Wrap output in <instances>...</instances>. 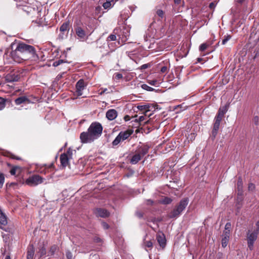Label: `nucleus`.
<instances>
[{"label": "nucleus", "mask_w": 259, "mask_h": 259, "mask_svg": "<svg viewBox=\"0 0 259 259\" xmlns=\"http://www.w3.org/2000/svg\"><path fill=\"white\" fill-rule=\"evenodd\" d=\"M11 56L14 61L18 63L23 61L37 62L39 60L34 47L24 42H19L17 45L15 50L11 52Z\"/></svg>", "instance_id": "obj_1"}, {"label": "nucleus", "mask_w": 259, "mask_h": 259, "mask_svg": "<svg viewBox=\"0 0 259 259\" xmlns=\"http://www.w3.org/2000/svg\"><path fill=\"white\" fill-rule=\"evenodd\" d=\"M189 202L188 198H185L181 200L175 208L169 213L168 217L175 218L178 217L185 209Z\"/></svg>", "instance_id": "obj_2"}, {"label": "nucleus", "mask_w": 259, "mask_h": 259, "mask_svg": "<svg viewBox=\"0 0 259 259\" xmlns=\"http://www.w3.org/2000/svg\"><path fill=\"white\" fill-rule=\"evenodd\" d=\"M91 135L96 140L98 139L102 134L103 127L101 123L94 122L91 123L88 129Z\"/></svg>", "instance_id": "obj_3"}, {"label": "nucleus", "mask_w": 259, "mask_h": 259, "mask_svg": "<svg viewBox=\"0 0 259 259\" xmlns=\"http://www.w3.org/2000/svg\"><path fill=\"white\" fill-rule=\"evenodd\" d=\"M44 179L38 175H34L28 178L25 181L26 184L29 186L33 187L41 184L43 182Z\"/></svg>", "instance_id": "obj_4"}, {"label": "nucleus", "mask_w": 259, "mask_h": 259, "mask_svg": "<svg viewBox=\"0 0 259 259\" xmlns=\"http://www.w3.org/2000/svg\"><path fill=\"white\" fill-rule=\"evenodd\" d=\"M132 133L129 131L120 132L112 142L113 146H116L121 141H123L127 139L131 135Z\"/></svg>", "instance_id": "obj_5"}, {"label": "nucleus", "mask_w": 259, "mask_h": 259, "mask_svg": "<svg viewBox=\"0 0 259 259\" xmlns=\"http://www.w3.org/2000/svg\"><path fill=\"white\" fill-rule=\"evenodd\" d=\"M257 231H251L249 230L247 234V244L248 247L250 250H252L253 248V244L257 237Z\"/></svg>", "instance_id": "obj_6"}, {"label": "nucleus", "mask_w": 259, "mask_h": 259, "mask_svg": "<svg viewBox=\"0 0 259 259\" xmlns=\"http://www.w3.org/2000/svg\"><path fill=\"white\" fill-rule=\"evenodd\" d=\"M79 138L82 144L91 143L96 140L88 130L87 132H82L80 134Z\"/></svg>", "instance_id": "obj_7"}, {"label": "nucleus", "mask_w": 259, "mask_h": 259, "mask_svg": "<svg viewBox=\"0 0 259 259\" xmlns=\"http://www.w3.org/2000/svg\"><path fill=\"white\" fill-rule=\"evenodd\" d=\"M75 30L76 35L81 40H84L92 33V32H90L88 30H85L80 26L77 27Z\"/></svg>", "instance_id": "obj_8"}, {"label": "nucleus", "mask_w": 259, "mask_h": 259, "mask_svg": "<svg viewBox=\"0 0 259 259\" xmlns=\"http://www.w3.org/2000/svg\"><path fill=\"white\" fill-rule=\"evenodd\" d=\"M20 9L25 12L28 15H35L38 12V8L31 7L29 5H19Z\"/></svg>", "instance_id": "obj_9"}, {"label": "nucleus", "mask_w": 259, "mask_h": 259, "mask_svg": "<svg viewBox=\"0 0 259 259\" xmlns=\"http://www.w3.org/2000/svg\"><path fill=\"white\" fill-rule=\"evenodd\" d=\"M223 118V117H222L218 115H216V116L214 118V122L213 124V130L212 131V135L214 138L218 134V132L220 127V123Z\"/></svg>", "instance_id": "obj_10"}, {"label": "nucleus", "mask_w": 259, "mask_h": 259, "mask_svg": "<svg viewBox=\"0 0 259 259\" xmlns=\"http://www.w3.org/2000/svg\"><path fill=\"white\" fill-rule=\"evenodd\" d=\"M20 78V74L17 72H11L8 74L6 77V81L8 82L18 81Z\"/></svg>", "instance_id": "obj_11"}, {"label": "nucleus", "mask_w": 259, "mask_h": 259, "mask_svg": "<svg viewBox=\"0 0 259 259\" xmlns=\"http://www.w3.org/2000/svg\"><path fill=\"white\" fill-rule=\"evenodd\" d=\"M156 238L160 246L163 249L166 245V239L164 234L161 232H158L156 234Z\"/></svg>", "instance_id": "obj_12"}, {"label": "nucleus", "mask_w": 259, "mask_h": 259, "mask_svg": "<svg viewBox=\"0 0 259 259\" xmlns=\"http://www.w3.org/2000/svg\"><path fill=\"white\" fill-rule=\"evenodd\" d=\"M84 81L83 79H79L76 84V92L78 96L82 95V91L84 89Z\"/></svg>", "instance_id": "obj_13"}, {"label": "nucleus", "mask_w": 259, "mask_h": 259, "mask_svg": "<svg viewBox=\"0 0 259 259\" xmlns=\"http://www.w3.org/2000/svg\"><path fill=\"white\" fill-rule=\"evenodd\" d=\"M117 112L116 110L112 109L108 110L106 113V117L109 120H113L116 118Z\"/></svg>", "instance_id": "obj_14"}, {"label": "nucleus", "mask_w": 259, "mask_h": 259, "mask_svg": "<svg viewBox=\"0 0 259 259\" xmlns=\"http://www.w3.org/2000/svg\"><path fill=\"white\" fill-rule=\"evenodd\" d=\"M155 106L153 104H146L142 105H138L137 106L138 109L139 110L143 111L145 110V114H146L148 112L151 110L152 109H155Z\"/></svg>", "instance_id": "obj_15"}, {"label": "nucleus", "mask_w": 259, "mask_h": 259, "mask_svg": "<svg viewBox=\"0 0 259 259\" xmlns=\"http://www.w3.org/2000/svg\"><path fill=\"white\" fill-rule=\"evenodd\" d=\"M119 40H120L122 43H124L128 38L130 36V33L128 30L124 29L121 34H119Z\"/></svg>", "instance_id": "obj_16"}, {"label": "nucleus", "mask_w": 259, "mask_h": 259, "mask_svg": "<svg viewBox=\"0 0 259 259\" xmlns=\"http://www.w3.org/2000/svg\"><path fill=\"white\" fill-rule=\"evenodd\" d=\"M149 149V147L148 145H144L138 148L137 152L142 157L148 153Z\"/></svg>", "instance_id": "obj_17"}, {"label": "nucleus", "mask_w": 259, "mask_h": 259, "mask_svg": "<svg viewBox=\"0 0 259 259\" xmlns=\"http://www.w3.org/2000/svg\"><path fill=\"white\" fill-rule=\"evenodd\" d=\"M95 213L97 216L102 218L107 217L109 215V212L107 210L101 208H97Z\"/></svg>", "instance_id": "obj_18"}, {"label": "nucleus", "mask_w": 259, "mask_h": 259, "mask_svg": "<svg viewBox=\"0 0 259 259\" xmlns=\"http://www.w3.org/2000/svg\"><path fill=\"white\" fill-rule=\"evenodd\" d=\"M147 235L145 236V238L143 239L142 246L146 250L148 251L149 250H151L153 247V243L151 240H146V237Z\"/></svg>", "instance_id": "obj_19"}, {"label": "nucleus", "mask_w": 259, "mask_h": 259, "mask_svg": "<svg viewBox=\"0 0 259 259\" xmlns=\"http://www.w3.org/2000/svg\"><path fill=\"white\" fill-rule=\"evenodd\" d=\"M13 233H2V236L3 238V241L6 244H9L12 239V235Z\"/></svg>", "instance_id": "obj_20"}, {"label": "nucleus", "mask_w": 259, "mask_h": 259, "mask_svg": "<svg viewBox=\"0 0 259 259\" xmlns=\"http://www.w3.org/2000/svg\"><path fill=\"white\" fill-rule=\"evenodd\" d=\"M60 159L62 165L64 167H66L68 165L69 159L67 154L65 153L62 154L60 156Z\"/></svg>", "instance_id": "obj_21"}, {"label": "nucleus", "mask_w": 259, "mask_h": 259, "mask_svg": "<svg viewBox=\"0 0 259 259\" xmlns=\"http://www.w3.org/2000/svg\"><path fill=\"white\" fill-rule=\"evenodd\" d=\"M34 254V249L33 245H30L27 252V259H33Z\"/></svg>", "instance_id": "obj_22"}, {"label": "nucleus", "mask_w": 259, "mask_h": 259, "mask_svg": "<svg viewBox=\"0 0 259 259\" xmlns=\"http://www.w3.org/2000/svg\"><path fill=\"white\" fill-rule=\"evenodd\" d=\"M115 4V0H106L103 4V7L105 9H110Z\"/></svg>", "instance_id": "obj_23"}, {"label": "nucleus", "mask_w": 259, "mask_h": 259, "mask_svg": "<svg viewBox=\"0 0 259 259\" xmlns=\"http://www.w3.org/2000/svg\"><path fill=\"white\" fill-rule=\"evenodd\" d=\"M142 158L140 154H139L137 152L136 154L133 156L131 159L130 162L132 164H137Z\"/></svg>", "instance_id": "obj_24"}, {"label": "nucleus", "mask_w": 259, "mask_h": 259, "mask_svg": "<svg viewBox=\"0 0 259 259\" xmlns=\"http://www.w3.org/2000/svg\"><path fill=\"white\" fill-rule=\"evenodd\" d=\"M228 107L227 105H225L222 107L220 108L217 115L223 117L225 114L228 110Z\"/></svg>", "instance_id": "obj_25"}, {"label": "nucleus", "mask_w": 259, "mask_h": 259, "mask_svg": "<svg viewBox=\"0 0 259 259\" xmlns=\"http://www.w3.org/2000/svg\"><path fill=\"white\" fill-rule=\"evenodd\" d=\"M27 100H28V99L26 97L21 96V97H20L17 98L16 99H15V103L16 105H20L22 103H24Z\"/></svg>", "instance_id": "obj_26"}, {"label": "nucleus", "mask_w": 259, "mask_h": 259, "mask_svg": "<svg viewBox=\"0 0 259 259\" xmlns=\"http://www.w3.org/2000/svg\"><path fill=\"white\" fill-rule=\"evenodd\" d=\"M150 28L151 29H154V31L153 30V34L150 35L149 36L151 37H154V34L156 32V30L158 28V25L156 23L155 21H154L150 24Z\"/></svg>", "instance_id": "obj_27"}, {"label": "nucleus", "mask_w": 259, "mask_h": 259, "mask_svg": "<svg viewBox=\"0 0 259 259\" xmlns=\"http://www.w3.org/2000/svg\"><path fill=\"white\" fill-rule=\"evenodd\" d=\"M7 100L3 97H0V110H3L6 104Z\"/></svg>", "instance_id": "obj_28"}, {"label": "nucleus", "mask_w": 259, "mask_h": 259, "mask_svg": "<svg viewBox=\"0 0 259 259\" xmlns=\"http://www.w3.org/2000/svg\"><path fill=\"white\" fill-rule=\"evenodd\" d=\"M141 88L143 89V90H146L147 91H150V92H152V91H153L155 90L154 89H153V88L152 87H150L149 86H148L147 84H143L141 85Z\"/></svg>", "instance_id": "obj_29"}, {"label": "nucleus", "mask_w": 259, "mask_h": 259, "mask_svg": "<svg viewBox=\"0 0 259 259\" xmlns=\"http://www.w3.org/2000/svg\"><path fill=\"white\" fill-rule=\"evenodd\" d=\"M172 201V199L168 197H164L162 200L161 203L164 204H170Z\"/></svg>", "instance_id": "obj_30"}, {"label": "nucleus", "mask_w": 259, "mask_h": 259, "mask_svg": "<svg viewBox=\"0 0 259 259\" xmlns=\"http://www.w3.org/2000/svg\"><path fill=\"white\" fill-rule=\"evenodd\" d=\"M5 175L3 173H0V188L3 187L5 182Z\"/></svg>", "instance_id": "obj_31"}, {"label": "nucleus", "mask_w": 259, "mask_h": 259, "mask_svg": "<svg viewBox=\"0 0 259 259\" xmlns=\"http://www.w3.org/2000/svg\"><path fill=\"white\" fill-rule=\"evenodd\" d=\"M68 24L67 23H64L60 27V31L64 32L67 30Z\"/></svg>", "instance_id": "obj_32"}, {"label": "nucleus", "mask_w": 259, "mask_h": 259, "mask_svg": "<svg viewBox=\"0 0 259 259\" xmlns=\"http://www.w3.org/2000/svg\"><path fill=\"white\" fill-rule=\"evenodd\" d=\"M229 238L223 237L222 239V247L225 248L227 246Z\"/></svg>", "instance_id": "obj_33"}, {"label": "nucleus", "mask_w": 259, "mask_h": 259, "mask_svg": "<svg viewBox=\"0 0 259 259\" xmlns=\"http://www.w3.org/2000/svg\"><path fill=\"white\" fill-rule=\"evenodd\" d=\"M65 62L63 59H59L58 60L55 61L53 63V66L54 67H57L60 65L61 64Z\"/></svg>", "instance_id": "obj_34"}, {"label": "nucleus", "mask_w": 259, "mask_h": 259, "mask_svg": "<svg viewBox=\"0 0 259 259\" xmlns=\"http://www.w3.org/2000/svg\"><path fill=\"white\" fill-rule=\"evenodd\" d=\"M196 137V134L194 133H191L187 137L188 141H193Z\"/></svg>", "instance_id": "obj_35"}, {"label": "nucleus", "mask_w": 259, "mask_h": 259, "mask_svg": "<svg viewBox=\"0 0 259 259\" xmlns=\"http://www.w3.org/2000/svg\"><path fill=\"white\" fill-rule=\"evenodd\" d=\"M231 38V35H227L225 36V38L222 40V45H225L228 40H229Z\"/></svg>", "instance_id": "obj_36"}, {"label": "nucleus", "mask_w": 259, "mask_h": 259, "mask_svg": "<svg viewBox=\"0 0 259 259\" xmlns=\"http://www.w3.org/2000/svg\"><path fill=\"white\" fill-rule=\"evenodd\" d=\"M146 116V114H145V115L140 116L138 119H135V121L140 123L145 120Z\"/></svg>", "instance_id": "obj_37"}, {"label": "nucleus", "mask_w": 259, "mask_h": 259, "mask_svg": "<svg viewBox=\"0 0 259 259\" xmlns=\"http://www.w3.org/2000/svg\"><path fill=\"white\" fill-rule=\"evenodd\" d=\"M207 47L208 45L206 43H203L199 46V50L201 52L204 51Z\"/></svg>", "instance_id": "obj_38"}, {"label": "nucleus", "mask_w": 259, "mask_h": 259, "mask_svg": "<svg viewBox=\"0 0 259 259\" xmlns=\"http://www.w3.org/2000/svg\"><path fill=\"white\" fill-rule=\"evenodd\" d=\"M116 36L114 34H110L108 37H107V40L108 41H114L115 40H116Z\"/></svg>", "instance_id": "obj_39"}, {"label": "nucleus", "mask_w": 259, "mask_h": 259, "mask_svg": "<svg viewBox=\"0 0 259 259\" xmlns=\"http://www.w3.org/2000/svg\"><path fill=\"white\" fill-rule=\"evenodd\" d=\"M156 14L159 17H160L161 18H162L163 17V16H164V12L162 10H161V9H158L156 11Z\"/></svg>", "instance_id": "obj_40"}, {"label": "nucleus", "mask_w": 259, "mask_h": 259, "mask_svg": "<svg viewBox=\"0 0 259 259\" xmlns=\"http://www.w3.org/2000/svg\"><path fill=\"white\" fill-rule=\"evenodd\" d=\"M114 77L116 79H120L123 77L122 74L120 73H115L114 74Z\"/></svg>", "instance_id": "obj_41"}, {"label": "nucleus", "mask_w": 259, "mask_h": 259, "mask_svg": "<svg viewBox=\"0 0 259 259\" xmlns=\"http://www.w3.org/2000/svg\"><path fill=\"white\" fill-rule=\"evenodd\" d=\"M230 234V231L225 230L223 232V237L229 238Z\"/></svg>", "instance_id": "obj_42"}, {"label": "nucleus", "mask_w": 259, "mask_h": 259, "mask_svg": "<svg viewBox=\"0 0 259 259\" xmlns=\"http://www.w3.org/2000/svg\"><path fill=\"white\" fill-rule=\"evenodd\" d=\"M148 83L154 86H156L158 84L157 80L156 79L149 80L148 81Z\"/></svg>", "instance_id": "obj_43"}, {"label": "nucleus", "mask_w": 259, "mask_h": 259, "mask_svg": "<svg viewBox=\"0 0 259 259\" xmlns=\"http://www.w3.org/2000/svg\"><path fill=\"white\" fill-rule=\"evenodd\" d=\"M238 188L239 190H242V182L241 179L239 178L237 183Z\"/></svg>", "instance_id": "obj_44"}, {"label": "nucleus", "mask_w": 259, "mask_h": 259, "mask_svg": "<svg viewBox=\"0 0 259 259\" xmlns=\"http://www.w3.org/2000/svg\"><path fill=\"white\" fill-rule=\"evenodd\" d=\"M18 167L17 166H15V167H13L10 170V174L12 176H14L16 175V169L17 168H18Z\"/></svg>", "instance_id": "obj_45"}, {"label": "nucleus", "mask_w": 259, "mask_h": 259, "mask_svg": "<svg viewBox=\"0 0 259 259\" xmlns=\"http://www.w3.org/2000/svg\"><path fill=\"white\" fill-rule=\"evenodd\" d=\"M66 257L67 259H72V254L69 250L66 251Z\"/></svg>", "instance_id": "obj_46"}, {"label": "nucleus", "mask_w": 259, "mask_h": 259, "mask_svg": "<svg viewBox=\"0 0 259 259\" xmlns=\"http://www.w3.org/2000/svg\"><path fill=\"white\" fill-rule=\"evenodd\" d=\"M231 227V223L229 222L227 223L225 225V230L230 231Z\"/></svg>", "instance_id": "obj_47"}, {"label": "nucleus", "mask_w": 259, "mask_h": 259, "mask_svg": "<svg viewBox=\"0 0 259 259\" xmlns=\"http://www.w3.org/2000/svg\"><path fill=\"white\" fill-rule=\"evenodd\" d=\"M248 189L250 191H253L255 189V185L252 183H250L248 185Z\"/></svg>", "instance_id": "obj_48"}, {"label": "nucleus", "mask_w": 259, "mask_h": 259, "mask_svg": "<svg viewBox=\"0 0 259 259\" xmlns=\"http://www.w3.org/2000/svg\"><path fill=\"white\" fill-rule=\"evenodd\" d=\"M102 226L104 229H108L109 228V225L104 222L102 223Z\"/></svg>", "instance_id": "obj_49"}, {"label": "nucleus", "mask_w": 259, "mask_h": 259, "mask_svg": "<svg viewBox=\"0 0 259 259\" xmlns=\"http://www.w3.org/2000/svg\"><path fill=\"white\" fill-rule=\"evenodd\" d=\"M66 154H67L69 158H71L72 155V150L70 148H69Z\"/></svg>", "instance_id": "obj_50"}, {"label": "nucleus", "mask_w": 259, "mask_h": 259, "mask_svg": "<svg viewBox=\"0 0 259 259\" xmlns=\"http://www.w3.org/2000/svg\"><path fill=\"white\" fill-rule=\"evenodd\" d=\"M167 71V67L165 66L161 67L160 69V72L162 73H166Z\"/></svg>", "instance_id": "obj_51"}, {"label": "nucleus", "mask_w": 259, "mask_h": 259, "mask_svg": "<svg viewBox=\"0 0 259 259\" xmlns=\"http://www.w3.org/2000/svg\"><path fill=\"white\" fill-rule=\"evenodd\" d=\"M216 6V4L214 2H211L209 5V8L210 9L213 10Z\"/></svg>", "instance_id": "obj_52"}, {"label": "nucleus", "mask_w": 259, "mask_h": 259, "mask_svg": "<svg viewBox=\"0 0 259 259\" xmlns=\"http://www.w3.org/2000/svg\"><path fill=\"white\" fill-rule=\"evenodd\" d=\"M146 204L148 205H152L153 204V201L151 199H147L146 201Z\"/></svg>", "instance_id": "obj_53"}, {"label": "nucleus", "mask_w": 259, "mask_h": 259, "mask_svg": "<svg viewBox=\"0 0 259 259\" xmlns=\"http://www.w3.org/2000/svg\"><path fill=\"white\" fill-rule=\"evenodd\" d=\"M136 215L139 218H142L143 217V213H142V212H141L140 211H137L136 212Z\"/></svg>", "instance_id": "obj_54"}, {"label": "nucleus", "mask_w": 259, "mask_h": 259, "mask_svg": "<svg viewBox=\"0 0 259 259\" xmlns=\"http://www.w3.org/2000/svg\"><path fill=\"white\" fill-rule=\"evenodd\" d=\"M247 0H237V3H238L239 4H243L245 3H247Z\"/></svg>", "instance_id": "obj_55"}, {"label": "nucleus", "mask_w": 259, "mask_h": 259, "mask_svg": "<svg viewBox=\"0 0 259 259\" xmlns=\"http://www.w3.org/2000/svg\"><path fill=\"white\" fill-rule=\"evenodd\" d=\"M10 157L12 159H16L17 160H20L21 158L19 157L16 156L12 154H10Z\"/></svg>", "instance_id": "obj_56"}, {"label": "nucleus", "mask_w": 259, "mask_h": 259, "mask_svg": "<svg viewBox=\"0 0 259 259\" xmlns=\"http://www.w3.org/2000/svg\"><path fill=\"white\" fill-rule=\"evenodd\" d=\"M94 241L95 242L98 243L101 242V239L98 237H95L94 238Z\"/></svg>", "instance_id": "obj_57"}, {"label": "nucleus", "mask_w": 259, "mask_h": 259, "mask_svg": "<svg viewBox=\"0 0 259 259\" xmlns=\"http://www.w3.org/2000/svg\"><path fill=\"white\" fill-rule=\"evenodd\" d=\"M102 10V8L100 6H97L96 7V12L98 13L99 12Z\"/></svg>", "instance_id": "obj_58"}, {"label": "nucleus", "mask_w": 259, "mask_h": 259, "mask_svg": "<svg viewBox=\"0 0 259 259\" xmlns=\"http://www.w3.org/2000/svg\"><path fill=\"white\" fill-rule=\"evenodd\" d=\"M174 3L176 5H180L181 3V0H174Z\"/></svg>", "instance_id": "obj_59"}, {"label": "nucleus", "mask_w": 259, "mask_h": 259, "mask_svg": "<svg viewBox=\"0 0 259 259\" xmlns=\"http://www.w3.org/2000/svg\"><path fill=\"white\" fill-rule=\"evenodd\" d=\"M256 226L257 227V229L256 230H254L255 231H257L258 233L259 232V221H257L256 223Z\"/></svg>", "instance_id": "obj_60"}, {"label": "nucleus", "mask_w": 259, "mask_h": 259, "mask_svg": "<svg viewBox=\"0 0 259 259\" xmlns=\"http://www.w3.org/2000/svg\"><path fill=\"white\" fill-rule=\"evenodd\" d=\"M124 119L125 121H128L130 120V116L128 115H126L124 116Z\"/></svg>", "instance_id": "obj_61"}, {"label": "nucleus", "mask_w": 259, "mask_h": 259, "mask_svg": "<svg viewBox=\"0 0 259 259\" xmlns=\"http://www.w3.org/2000/svg\"><path fill=\"white\" fill-rule=\"evenodd\" d=\"M258 117L257 116H255L254 117V120L255 122H257L258 121Z\"/></svg>", "instance_id": "obj_62"}, {"label": "nucleus", "mask_w": 259, "mask_h": 259, "mask_svg": "<svg viewBox=\"0 0 259 259\" xmlns=\"http://www.w3.org/2000/svg\"><path fill=\"white\" fill-rule=\"evenodd\" d=\"M107 91V89H104L102 92H101V94H103V93H105Z\"/></svg>", "instance_id": "obj_63"}, {"label": "nucleus", "mask_w": 259, "mask_h": 259, "mask_svg": "<svg viewBox=\"0 0 259 259\" xmlns=\"http://www.w3.org/2000/svg\"><path fill=\"white\" fill-rule=\"evenodd\" d=\"M142 67L143 68H146L147 67V64H144V65H142Z\"/></svg>", "instance_id": "obj_64"}]
</instances>
